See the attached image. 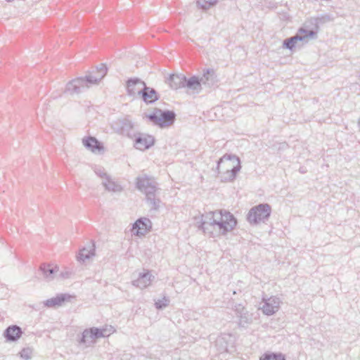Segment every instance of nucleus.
<instances>
[{
  "mask_svg": "<svg viewBox=\"0 0 360 360\" xmlns=\"http://www.w3.org/2000/svg\"><path fill=\"white\" fill-rule=\"evenodd\" d=\"M196 226L205 233L214 235L226 234L232 231L236 226L237 221L232 214L226 210H216L195 217Z\"/></svg>",
  "mask_w": 360,
  "mask_h": 360,
  "instance_id": "f257e3e1",
  "label": "nucleus"
},
{
  "mask_svg": "<svg viewBox=\"0 0 360 360\" xmlns=\"http://www.w3.org/2000/svg\"><path fill=\"white\" fill-rule=\"evenodd\" d=\"M240 168V159L234 155L226 154L217 162V170L224 182L233 181Z\"/></svg>",
  "mask_w": 360,
  "mask_h": 360,
  "instance_id": "f03ea898",
  "label": "nucleus"
},
{
  "mask_svg": "<svg viewBox=\"0 0 360 360\" xmlns=\"http://www.w3.org/2000/svg\"><path fill=\"white\" fill-rule=\"evenodd\" d=\"M136 188L146 194V200L151 209L158 210L160 200L156 198L157 184L153 179L147 175H140L136 178Z\"/></svg>",
  "mask_w": 360,
  "mask_h": 360,
  "instance_id": "7ed1b4c3",
  "label": "nucleus"
},
{
  "mask_svg": "<svg viewBox=\"0 0 360 360\" xmlns=\"http://www.w3.org/2000/svg\"><path fill=\"white\" fill-rule=\"evenodd\" d=\"M319 21H321L319 18L311 19L310 23L314 25V28L310 30L300 28L297 34L283 41V46L289 50H292L298 42L307 43L309 39L316 38Z\"/></svg>",
  "mask_w": 360,
  "mask_h": 360,
  "instance_id": "20e7f679",
  "label": "nucleus"
},
{
  "mask_svg": "<svg viewBox=\"0 0 360 360\" xmlns=\"http://www.w3.org/2000/svg\"><path fill=\"white\" fill-rule=\"evenodd\" d=\"M114 332L112 326L98 328L92 327L85 329L82 333V337L79 341V344L85 345L86 347L93 345L97 339L109 336Z\"/></svg>",
  "mask_w": 360,
  "mask_h": 360,
  "instance_id": "39448f33",
  "label": "nucleus"
},
{
  "mask_svg": "<svg viewBox=\"0 0 360 360\" xmlns=\"http://www.w3.org/2000/svg\"><path fill=\"white\" fill-rule=\"evenodd\" d=\"M175 113L171 110L155 109L154 112L147 115L149 120L163 128L172 125L175 120Z\"/></svg>",
  "mask_w": 360,
  "mask_h": 360,
  "instance_id": "423d86ee",
  "label": "nucleus"
},
{
  "mask_svg": "<svg viewBox=\"0 0 360 360\" xmlns=\"http://www.w3.org/2000/svg\"><path fill=\"white\" fill-rule=\"evenodd\" d=\"M271 214V207L268 204H260L251 208L248 214V220L250 224H257L264 222Z\"/></svg>",
  "mask_w": 360,
  "mask_h": 360,
  "instance_id": "0eeeda50",
  "label": "nucleus"
},
{
  "mask_svg": "<svg viewBox=\"0 0 360 360\" xmlns=\"http://www.w3.org/2000/svg\"><path fill=\"white\" fill-rule=\"evenodd\" d=\"M89 88L86 79L84 77H78L67 84L65 92L72 96H79Z\"/></svg>",
  "mask_w": 360,
  "mask_h": 360,
  "instance_id": "6e6552de",
  "label": "nucleus"
},
{
  "mask_svg": "<svg viewBox=\"0 0 360 360\" xmlns=\"http://www.w3.org/2000/svg\"><path fill=\"white\" fill-rule=\"evenodd\" d=\"M112 128L118 134L126 135L130 139H133L134 134L132 122L127 118L117 119L112 123Z\"/></svg>",
  "mask_w": 360,
  "mask_h": 360,
  "instance_id": "1a4fd4ad",
  "label": "nucleus"
},
{
  "mask_svg": "<svg viewBox=\"0 0 360 360\" xmlns=\"http://www.w3.org/2000/svg\"><path fill=\"white\" fill-rule=\"evenodd\" d=\"M108 68L103 63L96 67V70L89 72L85 77L89 87L93 84H98L99 82L106 75Z\"/></svg>",
  "mask_w": 360,
  "mask_h": 360,
  "instance_id": "9d476101",
  "label": "nucleus"
},
{
  "mask_svg": "<svg viewBox=\"0 0 360 360\" xmlns=\"http://www.w3.org/2000/svg\"><path fill=\"white\" fill-rule=\"evenodd\" d=\"M264 304L260 309L262 312L267 316H271L275 314L280 307V299L276 297H271L269 298L263 297Z\"/></svg>",
  "mask_w": 360,
  "mask_h": 360,
  "instance_id": "9b49d317",
  "label": "nucleus"
},
{
  "mask_svg": "<svg viewBox=\"0 0 360 360\" xmlns=\"http://www.w3.org/2000/svg\"><path fill=\"white\" fill-rule=\"evenodd\" d=\"M133 139L135 147L141 150L149 148L155 142L153 136L141 133L134 134Z\"/></svg>",
  "mask_w": 360,
  "mask_h": 360,
  "instance_id": "f8f14e48",
  "label": "nucleus"
},
{
  "mask_svg": "<svg viewBox=\"0 0 360 360\" xmlns=\"http://www.w3.org/2000/svg\"><path fill=\"white\" fill-rule=\"evenodd\" d=\"M146 87V83L138 77L130 78L127 82V91L129 96L141 95L139 91Z\"/></svg>",
  "mask_w": 360,
  "mask_h": 360,
  "instance_id": "ddd939ff",
  "label": "nucleus"
},
{
  "mask_svg": "<svg viewBox=\"0 0 360 360\" xmlns=\"http://www.w3.org/2000/svg\"><path fill=\"white\" fill-rule=\"evenodd\" d=\"M152 223L148 218H141L133 225L134 234L138 236H144L151 228Z\"/></svg>",
  "mask_w": 360,
  "mask_h": 360,
  "instance_id": "4468645a",
  "label": "nucleus"
},
{
  "mask_svg": "<svg viewBox=\"0 0 360 360\" xmlns=\"http://www.w3.org/2000/svg\"><path fill=\"white\" fill-rule=\"evenodd\" d=\"M154 278L149 271H146L139 274L138 278L132 281V285L140 289H144L150 285Z\"/></svg>",
  "mask_w": 360,
  "mask_h": 360,
  "instance_id": "2eb2a0df",
  "label": "nucleus"
},
{
  "mask_svg": "<svg viewBox=\"0 0 360 360\" xmlns=\"http://www.w3.org/2000/svg\"><path fill=\"white\" fill-rule=\"evenodd\" d=\"M184 82H186V77L182 74H172L166 80L172 89L184 87Z\"/></svg>",
  "mask_w": 360,
  "mask_h": 360,
  "instance_id": "dca6fc26",
  "label": "nucleus"
},
{
  "mask_svg": "<svg viewBox=\"0 0 360 360\" xmlns=\"http://www.w3.org/2000/svg\"><path fill=\"white\" fill-rule=\"evenodd\" d=\"M22 333V332L20 326L12 325L4 330V335L8 341L14 342L21 337Z\"/></svg>",
  "mask_w": 360,
  "mask_h": 360,
  "instance_id": "f3484780",
  "label": "nucleus"
},
{
  "mask_svg": "<svg viewBox=\"0 0 360 360\" xmlns=\"http://www.w3.org/2000/svg\"><path fill=\"white\" fill-rule=\"evenodd\" d=\"M40 271L42 272L44 279L51 281L54 279L56 273L59 271L58 266H51L50 264H43L40 266Z\"/></svg>",
  "mask_w": 360,
  "mask_h": 360,
  "instance_id": "a211bd4d",
  "label": "nucleus"
},
{
  "mask_svg": "<svg viewBox=\"0 0 360 360\" xmlns=\"http://www.w3.org/2000/svg\"><path fill=\"white\" fill-rule=\"evenodd\" d=\"M202 84L198 77L193 76L188 79H186L184 82V87L191 91L192 94H199L202 90Z\"/></svg>",
  "mask_w": 360,
  "mask_h": 360,
  "instance_id": "6ab92c4d",
  "label": "nucleus"
},
{
  "mask_svg": "<svg viewBox=\"0 0 360 360\" xmlns=\"http://www.w3.org/2000/svg\"><path fill=\"white\" fill-rule=\"evenodd\" d=\"M83 145L89 150L94 153L101 152L103 150V147L95 137L89 136L82 139Z\"/></svg>",
  "mask_w": 360,
  "mask_h": 360,
  "instance_id": "aec40b11",
  "label": "nucleus"
},
{
  "mask_svg": "<svg viewBox=\"0 0 360 360\" xmlns=\"http://www.w3.org/2000/svg\"><path fill=\"white\" fill-rule=\"evenodd\" d=\"M139 92L142 99L146 103H152L158 100L156 91L153 88L148 87L146 85L145 88L142 89V91Z\"/></svg>",
  "mask_w": 360,
  "mask_h": 360,
  "instance_id": "412c9836",
  "label": "nucleus"
},
{
  "mask_svg": "<svg viewBox=\"0 0 360 360\" xmlns=\"http://www.w3.org/2000/svg\"><path fill=\"white\" fill-rule=\"evenodd\" d=\"M95 255V245L94 243L89 244L88 246L83 248L77 256V260L79 262H84Z\"/></svg>",
  "mask_w": 360,
  "mask_h": 360,
  "instance_id": "4be33fe9",
  "label": "nucleus"
},
{
  "mask_svg": "<svg viewBox=\"0 0 360 360\" xmlns=\"http://www.w3.org/2000/svg\"><path fill=\"white\" fill-rule=\"evenodd\" d=\"M201 84L207 86H212L216 82L215 72L213 69H207L204 72L203 75L200 79Z\"/></svg>",
  "mask_w": 360,
  "mask_h": 360,
  "instance_id": "5701e85b",
  "label": "nucleus"
},
{
  "mask_svg": "<svg viewBox=\"0 0 360 360\" xmlns=\"http://www.w3.org/2000/svg\"><path fill=\"white\" fill-rule=\"evenodd\" d=\"M70 296L66 294H60L56 296L55 297H52L49 299L44 302V305L47 307H60L63 303L67 300V299Z\"/></svg>",
  "mask_w": 360,
  "mask_h": 360,
  "instance_id": "b1692460",
  "label": "nucleus"
},
{
  "mask_svg": "<svg viewBox=\"0 0 360 360\" xmlns=\"http://www.w3.org/2000/svg\"><path fill=\"white\" fill-rule=\"evenodd\" d=\"M101 184L105 189L109 192L120 193L122 190V186L117 182L114 181L111 177L105 180V181H101Z\"/></svg>",
  "mask_w": 360,
  "mask_h": 360,
  "instance_id": "393cba45",
  "label": "nucleus"
},
{
  "mask_svg": "<svg viewBox=\"0 0 360 360\" xmlns=\"http://www.w3.org/2000/svg\"><path fill=\"white\" fill-rule=\"evenodd\" d=\"M237 317L239 319L238 326L240 327L246 328L252 322V314H250L248 311H245Z\"/></svg>",
  "mask_w": 360,
  "mask_h": 360,
  "instance_id": "a878e982",
  "label": "nucleus"
},
{
  "mask_svg": "<svg viewBox=\"0 0 360 360\" xmlns=\"http://www.w3.org/2000/svg\"><path fill=\"white\" fill-rule=\"evenodd\" d=\"M259 360H285V357L282 353L266 352L260 357Z\"/></svg>",
  "mask_w": 360,
  "mask_h": 360,
  "instance_id": "bb28decb",
  "label": "nucleus"
},
{
  "mask_svg": "<svg viewBox=\"0 0 360 360\" xmlns=\"http://www.w3.org/2000/svg\"><path fill=\"white\" fill-rule=\"evenodd\" d=\"M217 0H198L197 5L203 10H207L214 6Z\"/></svg>",
  "mask_w": 360,
  "mask_h": 360,
  "instance_id": "cd10ccee",
  "label": "nucleus"
},
{
  "mask_svg": "<svg viewBox=\"0 0 360 360\" xmlns=\"http://www.w3.org/2000/svg\"><path fill=\"white\" fill-rule=\"evenodd\" d=\"M95 174L101 179L102 181L108 179L110 176L105 172V169L101 167H96L94 168Z\"/></svg>",
  "mask_w": 360,
  "mask_h": 360,
  "instance_id": "c85d7f7f",
  "label": "nucleus"
},
{
  "mask_svg": "<svg viewBox=\"0 0 360 360\" xmlns=\"http://www.w3.org/2000/svg\"><path fill=\"white\" fill-rule=\"evenodd\" d=\"M169 300L166 297H164L162 300H156L155 306L158 309H162L168 306Z\"/></svg>",
  "mask_w": 360,
  "mask_h": 360,
  "instance_id": "c756f323",
  "label": "nucleus"
},
{
  "mask_svg": "<svg viewBox=\"0 0 360 360\" xmlns=\"http://www.w3.org/2000/svg\"><path fill=\"white\" fill-rule=\"evenodd\" d=\"M234 311L236 312V316H238L242 313H244L245 311V308L241 304L235 305Z\"/></svg>",
  "mask_w": 360,
  "mask_h": 360,
  "instance_id": "7c9ffc66",
  "label": "nucleus"
},
{
  "mask_svg": "<svg viewBox=\"0 0 360 360\" xmlns=\"http://www.w3.org/2000/svg\"><path fill=\"white\" fill-rule=\"evenodd\" d=\"M31 351L30 349H23L20 352V356L23 359H28L30 358Z\"/></svg>",
  "mask_w": 360,
  "mask_h": 360,
  "instance_id": "2f4dec72",
  "label": "nucleus"
},
{
  "mask_svg": "<svg viewBox=\"0 0 360 360\" xmlns=\"http://www.w3.org/2000/svg\"><path fill=\"white\" fill-rule=\"evenodd\" d=\"M224 339H225V338H224V337H219V338L217 339V341H216L217 344H221V343H222V342H224Z\"/></svg>",
  "mask_w": 360,
  "mask_h": 360,
  "instance_id": "473e14b6",
  "label": "nucleus"
},
{
  "mask_svg": "<svg viewBox=\"0 0 360 360\" xmlns=\"http://www.w3.org/2000/svg\"><path fill=\"white\" fill-rule=\"evenodd\" d=\"M300 172H302V173H304V169H302V168H300Z\"/></svg>",
  "mask_w": 360,
  "mask_h": 360,
  "instance_id": "72a5a7b5",
  "label": "nucleus"
},
{
  "mask_svg": "<svg viewBox=\"0 0 360 360\" xmlns=\"http://www.w3.org/2000/svg\"><path fill=\"white\" fill-rule=\"evenodd\" d=\"M358 125H359V128H360V120H359V122H358Z\"/></svg>",
  "mask_w": 360,
  "mask_h": 360,
  "instance_id": "f704fd0d",
  "label": "nucleus"
},
{
  "mask_svg": "<svg viewBox=\"0 0 360 360\" xmlns=\"http://www.w3.org/2000/svg\"><path fill=\"white\" fill-rule=\"evenodd\" d=\"M8 2H11L13 1V0H6Z\"/></svg>",
  "mask_w": 360,
  "mask_h": 360,
  "instance_id": "c9c22d12",
  "label": "nucleus"
}]
</instances>
